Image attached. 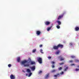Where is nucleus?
Returning <instances> with one entry per match:
<instances>
[{"label":"nucleus","instance_id":"nucleus-5","mask_svg":"<svg viewBox=\"0 0 79 79\" xmlns=\"http://www.w3.org/2000/svg\"><path fill=\"white\" fill-rule=\"evenodd\" d=\"M58 58L60 60V61H64V57L60 56L58 57Z\"/></svg>","mask_w":79,"mask_h":79},{"label":"nucleus","instance_id":"nucleus-41","mask_svg":"<svg viewBox=\"0 0 79 79\" xmlns=\"http://www.w3.org/2000/svg\"><path fill=\"white\" fill-rule=\"evenodd\" d=\"M78 68H79V66H78Z\"/></svg>","mask_w":79,"mask_h":79},{"label":"nucleus","instance_id":"nucleus-10","mask_svg":"<svg viewBox=\"0 0 79 79\" xmlns=\"http://www.w3.org/2000/svg\"><path fill=\"white\" fill-rule=\"evenodd\" d=\"M41 34V32L39 31H36V34L38 35H39Z\"/></svg>","mask_w":79,"mask_h":79},{"label":"nucleus","instance_id":"nucleus-33","mask_svg":"<svg viewBox=\"0 0 79 79\" xmlns=\"http://www.w3.org/2000/svg\"><path fill=\"white\" fill-rule=\"evenodd\" d=\"M73 60H71L69 61V62L70 63H73Z\"/></svg>","mask_w":79,"mask_h":79},{"label":"nucleus","instance_id":"nucleus-15","mask_svg":"<svg viewBox=\"0 0 79 79\" xmlns=\"http://www.w3.org/2000/svg\"><path fill=\"white\" fill-rule=\"evenodd\" d=\"M52 26L50 27H48L47 28V31H49L50 30V29H52Z\"/></svg>","mask_w":79,"mask_h":79},{"label":"nucleus","instance_id":"nucleus-8","mask_svg":"<svg viewBox=\"0 0 79 79\" xmlns=\"http://www.w3.org/2000/svg\"><path fill=\"white\" fill-rule=\"evenodd\" d=\"M53 48L54 50H58V45L57 46H54L53 47Z\"/></svg>","mask_w":79,"mask_h":79},{"label":"nucleus","instance_id":"nucleus-14","mask_svg":"<svg viewBox=\"0 0 79 79\" xmlns=\"http://www.w3.org/2000/svg\"><path fill=\"white\" fill-rule=\"evenodd\" d=\"M75 30L76 31H78L79 30V28L78 27H77L75 28Z\"/></svg>","mask_w":79,"mask_h":79},{"label":"nucleus","instance_id":"nucleus-36","mask_svg":"<svg viewBox=\"0 0 79 79\" xmlns=\"http://www.w3.org/2000/svg\"><path fill=\"white\" fill-rule=\"evenodd\" d=\"M64 73V72H62L61 73H60V74L62 75V74H63Z\"/></svg>","mask_w":79,"mask_h":79},{"label":"nucleus","instance_id":"nucleus-34","mask_svg":"<svg viewBox=\"0 0 79 79\" xmlns=\"http://www.w3.org/2000/svg\"><path fill=\"white\" fill-rule=\"evenodd\" d=\"M52 68H55V65H52Z\"/></svg>","mask_w":79,"mask_h":79},{"label":"nucleus","instance_id":"nucleus-13","mask_svg":"<svg viewBox=\"0 0 79 79\" xmlns=\"http://www.w3.org/2000/svg\"><path fill=\"white\" fill-rule=\"evenodd\" d=\"M60 76V75L59 73H57V74L56 75H54V76L55 77H56V78H57V76Z\"/></svg>","mask_w":79,"mask_h":79},{"label":"nucleus","instance_id":"nucleus-24","mask_svg":"<svg viewBox=\"0 0 79 79\" xmlns=\"http://www.w3.org/2000/svg\"><path fill=\"white\" fill-rule=\"evenodd\" d=\"M42 73V71H40L39 72H38V74H41Z\"/></svg>","mask_w":79,"mask_h":79},{"label":"nucleus","instance_id":"nucleus-32","mask_svg":"<svg viewBox=\"0 0 79 79\" xmlns=\"http://www.w3.org/2000/svg\"><path fill=\"white\" fill-rule=\"evenodd\" d=\"M79 69H75V71H79Z\"/></svg>","mask_w":79,"mask_h":79},{"label":"nucleus","instance_id":"nucleus-37","mask_svg":"<svg viewBox=\"0 0 79 79\" xmlns=\"http://www.w3.org/2000/svg\"><path fill=\"white\" fill-rule=\"evenodd\" d=\"M74 65H75V64H71V66H73V65L74 66Z\"/></svg>","mask_w":79,"mask_h":79},{"label":"nucleus","instance_id":"nucleus-22","mask_svg":"<svg viewBox=\"0 0 79 79\" xmlns=\"http://www.w3.org/2000/svg\"><path fill=\"white\" fill-rule=\"evenodd\" d=\"M75 62H76V63H77V62H79V60H78V59H75Z\"/></svg>","mask_w":79,"mask_h":79},{"label":"nucleus","instance_id":"nucleus-35","mask_svg":"<svg viewBox=\"0 0 79 79\" xmlns=\"http://www.w3.org/2000/svg\"><path fill=\"white\" fill-rule=\"evenodd\" d=\"M48 59H51V58H52V57H51L50 56H49L48 57Z\"/></svg>","mask_w":79,"mask_h":79},{"label":"nucleus","instance_id":"nucleus-6","mask_svg":"<svg viewBox=\"0 0 79 79\" xmlns=\"http://www.w3.org/2000/svg\"><path fill=\"white\" fill-rule=\"evenodd\" d=\"M27 71L28 73H30L28 75V77H30V76L32 75V73H31V70L29 69H27Z\"/></svg>","mask_w":79,"mask_h":79},{"label":"nucleus","instance_id":"nucleus-21","mask_svg":"<svg viewBox=\"0 0 79 79\" xmlns=\"http://www.w3.org/2000/svg\"><path fill=\"white\" fill-rule=\"evenodd\" d=\"M33 53H35L36 52V49H33L32 51Z\"/></svg>","mask_w":79,"mask_h":79},{"label":"nucleus","instance_id":"nucleus-18","mask_svg":"<svg viewBox=\"0 0 79 79\" xmlns=\"http://www.w3.org/2000/svg\"><path fill=\"white\" fill-rule=\"evenodd\" d=\"M48 77H49V73H48L47 74V75H46V76L45 77V78H46V79H47V78H48Z\"/></svg>","mask_w":79,"mask_h":79},{"label":"nucleus","instance_id":"nucleus-39","mask_svg":"<svg viewBox=\"0 0 79 79\" xmlns=\"http://www.w3.org/2000/svg\"><path fill=\"white\" fill-rule=\"evenodd\" d=\"M70 45H73V43H70Z\"/></svg>","mask_w":79,"mask_h":79},{"label":"nucleus","instance_id":"nucleus-19","mask_svg":"<svg viewBox=\"0 0 79 79\" xmlns=\"http://www.w3.org/2000/svg\"><path fill=\"white\" fill-rule=\"evenodd\" d=\"M17 60L18 61V62H20V57H18L17 58Z\"/></svg>","mask_w":79,"mask_h":79},{"label":"nucleus","instance_id":"nucleus-23","mask_svg":"<svg viewBox=\"0 0 79 79\" xmlns=\"http://www.w3.org/2000/svg\"><path fill=\"white\" fill-rule=\"evenodd\" d=\"M42 51H43V50H42V49H41L40 50V53H44V52H42Z\"/></svg>","mask_w":79,"mask_h":79},{"label":"nucleus","instance_id":"nucleus-20","mask_svg":"<svg viewBox=\"0 0 79 79\" xmlns=\"http://www.w3.org/2000/svg\"><path fill=\"white\" fill-rule=\"evenodd\" d=\"M60 51L58 50L56 52V54L57 55H58L59 54V53H60Z\"/></svg>","mask_w":79,"mask_h":79},{"label":"nucleus","instance_id":"nucleus-28","mask_svg":"<svg viewBox=\"0 0 79 79\" xmlns=\"http://www.w3.org/2000/svg\"><path fill=\"white\" fill-rule=\"evenodd\" d=\"M51 63L52 64H55V62H54V61H52L51 62Z\"/></svg>","mask_w":79,"mask_h":79},{"label":"nucleus","instance_id":"nucleus-4","mask_svg":"<svg viewBox=\"0 0 79 79\" xmlns=\"http://www.w3.org/2000/svg\"><path fill=\"white\" fill-rule=\"evenodd\" d=\"M28 61H29V62H31L30 64H35V62L34 61H31V58H29L28 60Z\"/></svg>","mask_w":79,"mask_h":79},{"label":"nucleus","instance_id":"nucleus-17","mask_svg":"<svg viewBox=\"0 0 79 79\" xmlns=\"http://www.w3.org/2000/svg\"><path fill=\"white\" fill-rule=\"evenodd\" d=\"M57 23L58 25H61V22H60V21H57Z\"/></svg>","mask_w":79,"mask_h":79},{"label":"nucleus","instance_id":"nucleus-29","mask_svg":"<svg viewBox=\"0 0 79 79\" xmlns=\"http://www.w3.org/2000/svg\"><path fill=\"white\" fill-rule=\"evenodd\" d=\"M64 64V63L62 62L61 63H59V64H60V65H62V64Z\"/></svg>","mask_w":79,"mask_h":79},{"label":"nucleus","instance_id":"nucleus-38","mask_svg":"<svg viewBox=\"0 0 79 79\" xmlns=\"http://www.w3.org/2000/svg\"><path fill=\"white\" fill-rule=\"evenodd\" d=\"M42 47V45L41 44L40 45V47Z\"/></svg>","mask_w":79,"mask_h":79},{"label":"nucleus","instance_id":"nucleus-40","mask_svg":"<svg viewBox=\"0 0 79 79\" xmlns=\"http://www.w3.org/2000/svg\"><path fill=\"white\" fill-rule=\"evenodd\" d=\"M27 75H28L27 73H26V76H27Z\"/></svg>","mask_w":79,"mask_h":79},{"label":"nucleus","instance_id":"nucleus-9","mask_svg":"<svg viewBox=\"0 0 79 79\" xmlns=\"http://www.w3.org/2000/svg\"><path fill=\"white\" fill-rule=\"evenodd\" d=\"M44 23L45 25H46L47 26H48V25H49V24H50V22H49L47 21L45 22Z\"/></svg>","mask_w":79,"mask_h":79},{"label":"nucleus","instance_id":"nucleus-42","mask_svg":"<svg viewBox=\"0 0 79 79\" xmlns=\"http://www.w3.org/2000/svg\"><path fill=\"white\" fill-rule=\"evenodd\" d=\"M64 67H66V66H65Z\"/></svg>","mask_w":79,"mask_h":79},{"label":"nucleus","instance_id":"nucleus-31","mask_svg":"<svg viewBox=\"0 0 79 79\" xmlns=\"http://www.w3.org/2000/svg\"><path fill=\"white\" fill-rule=\"evenodd\" d=\"M62 69V68L61 67H60V68H59V70H61Z\"/></svg>","mask_w":79,"mask_h":79},{"label":"nucleus","instance_id":"nucleus-16","mask_svg":"<svg viewBox=\"0 0 79 79\" xmlns=\"http://www.w3.org/2000/svg\"><path fill=\"white\" fill-rule=\"evenodd\" d=\"M56 70H52V71H51V73H55V72H56Z\"/></svg>","mask_w":79,"mask_h":79},{"label":"nucleus","instance_id":"nucleus-12","mask_svg":"<svg viewBox=\"0 0 79 79\" xmlns=\"http://www.w3.org/2000/svg\"><path fill=\"white\" fill-rule=\"evenodd\" d=\"M10 77L11 79H15V76L13 75V74H11L10 75Z\"/></svg>","mask_w":79,"mask_h":79},{"label":"nucleus","instance_id":"nucleus-7","mask_svg":"<svg viewBox=\"0 0 79 79\" xmlns=\"http://www.w3.org/2000/svg\"><path fill=\"white\" fill-rule=\"evenodd\" d=\"M57 46H58V48H63V45L62 44H59Z\"/></svg>","mask_w":79,"mask_h":79},{"label":"nucleus","instance_id":"nucleus-1","mask_svg":"<svg viewBox=\"0 0 79 79\" xmlns=\"http://www.w3.org/2000/svg\"><path fill=\"white\" fill-rule=\"evenodd\" d=\"M27 62V61L25 60L21 62V64L24 65V67H28L29 66V64H25V63Z\"/></svg>","mask_w":79,"mask_h":79},{"label":"nucleus","instance_id":"nucleus-30","mask_svg":"<svg viewBox=\"0 0 79 79\" xmlns=\"http://www.w3.org/2000/svg\"><path fill=\"white\" fill-rule=\"evenodd\" d=\"M71 57L72 58H74L75 57V56H71Z\"/></svg>","mask_w":79,"mask_h":79},{"label":"nucleus","instance_id":"nucleus-26","mask_svg":"<svg viewBox=\"0 0 79 79\" xmlns=\"http://www.w3.org/2000/svg\"><path fill=\"white\" fill-rule=\"evenodd\" d=\"M57 29H60V27L59 25H57L56 26Z\"/></svg>","mask_w":79,"mask_h":79},{"label":"nucleus","instance_id":"nucleus-27","mask_svg":"<svg viewBox=\"0 0 79 79\" xmlns=\"http://www.w3.org/2000/svg\"><path fill=\"white\" fill-rule=\"evenodd\" d=\"M8 66L9 68H10V67H11V64H9L8 65Z\"/></svg>","mask_w":79,"mask_h":79},{"label":"nucleus","instance_id":"nucleus-3","mask_svg":"<svg viewBox=\"0 0 79 79\" xmlns=\"http://www.w3.org/2000/svg\"><path fill=\"white\" fill-rule=\"evenodd\" d=\"M37 60L40 64H42V60L41 58L39 57V58H38Z\"/></svg>","mask_w":79,"mask_h":79},{"label":"nucleus","instance_id":"nucleus-25","mask_svg":"<svg viewBox=\"0 0 79 79\" xmlns=\"http://www.w3.org/2000/svg\"><path fill=\"white\" fill-rule=\"evenodd\" d=\"M68 69V67H67L64 69L65 71H67V69Z\"/></svg>","mask_w":79,"mask_h":79},{"label":"nucleus","instance_id":"nucleus-11","mask_svg":"<svg viewBox=\"0 0 79 79\" xmlns=\"http://www.w3.org/2000/svg\"><path fill=\"white\" fill-rule=\"evenodd\" d=\"M30 68L32 71H34L35 69V66H34L32 67H30Z\"/></svg>","mask_w":79,"mask_h":79},{"label":"nucleus","instance_id":"nucleus-2","mask_svg":"<svg viewBox=\"0 0 79 79\" xmlns=\"http://www.w3.org/2000/svg\"><path fill=\"white\" fill-rule=\"evenodd\" d=\"M66 13L65 12H64L61 15H60L58 16V17L57 18V20H59V19H61L63 17V16Z\"/></svg>","mask_w":79,"mask_h":79}]
</instances>
